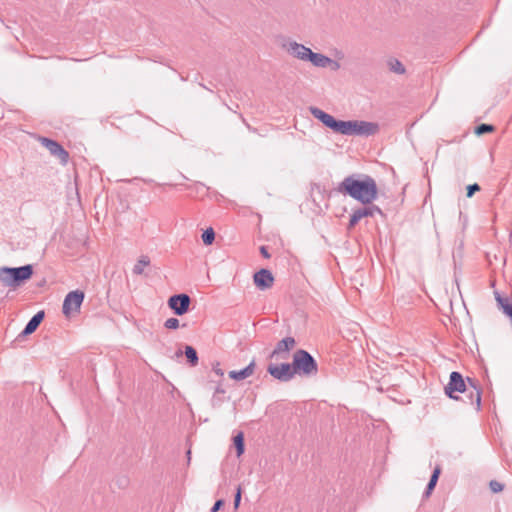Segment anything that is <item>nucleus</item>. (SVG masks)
Returning a JSON list of instances; mask_svg holds the SVG:
<instances>
[{
  "instance_id": "6",
  "label": "nucleus",
  "mask_w": 512,
  "mask_h": 512,
  "mask_svg": "<svg viewBox=\"0 0 512 512\" xmlns=\"http://www.w3.org/2000/svg\"><path fill=\"white\" fill-rule=\"evenodd\" d=\"M84 297L85 294L81 290H74L69 292L63 301V314L65 316H69L71 312H78L83 303Z\"/></svg>"
},
{
  "instance_id": "5",
  "label": "nucleus",
  "mask_w": 512,
  "mask_h": 512,
  "mask_svg": "<svg viewBox=\"0 0 512 512\" xmlns=\"http://www.w3.org/2000/svg\"><path fill=\"white\" fill-rule=\"evenodd\" d=\"M292 364L296 375L312 377L318 373L317 361L304 349H298L294 352Z\"/></svg>"
},
{
  "instance_id": "15",
  "label": "nucleus",
  "mask_w": 512,
  "mask_h": 512,
  "mask_svg": "<svg viewBox=\"0 0 512 512\" xmlns=\"http://www.w3.org/2000/svg\"><path fill=\"white\" fill-rule=\"evenodd\" d=\"M45 317V312L43 310L38 311L26 324L25 328L22 330V332L19 334V338L28 336L32 333H34L41 322L43 321Z\"/></svg>"
},
{
  "instance_id": "28",
  "label": "nucleus",
  "mask_w": 512,
  "mask_h": 512,
  "mask_svg": "<svg viewBox=\"0 0 512 512\" xmlns=\"http://www.w3.org/2000/svg\"><path fill=\"white\" fill-rule=\"evenodd\" d=\"M241 497H242V488H241V485H238V487L236 488L235 495H234V503H233L235 510H237L239 508V505L241 502Z\"/></svg>"
},
{
  "instance_id": "25",
  "label": "nucleus",
  "mask_w": 512,
  "mask_h": 512,
  "mask_svg": "<svg viewBox=\"0 0 512 512\" xmlns=\"http://www.w3.org/2000/svg\"><path fill=\"white\" fill-rule=\"evenodd\" d=\"M495 130V127L491 124L482 123L475 128V134L478 136L491 133Z\"/></svg>"
},
{
  "instance_id": "21",
  "label": "nucleus",
  "mask_w": 512,
  "mask_h": 512,
  "mask_svg": "<svg viewBox=\"0 0 512 512\" xmlns=\"http://www.w3.org/2000/svg\"><path fill=\"white\" fill-rule=\"evenodd\" d=\"M150 265V258L147 255H142L133 267V274L141 275L146 266Z\"/></svg>"
},
{
  "instance_id": "30",
  "label": "nucleus",
  "mask_w": 512,
  "mask_h": 512,
  "mask_svg": "<svg viewBox=\"0 0 512 512\" xmlns=\"http://www.w3.org/2000/svg\"><path fill=\"white\" fill-rule=\"evenodd\" d=\"M327 67H329L331 70L333 71H337L340 69L341 65L338 61L336 60H333L331 58H328V61H327Z\"/></svg>"
},
{
  "instance_id": "4",
  "label": "nucleus",
  "mask_w": 512,
  "mask_h": 512,
  "mask_svg": "<svg viewBox=\"0 0 512 512\" xmlns=\"http://www.w3.org/2000/svg\"><path fill=\"white\" fill-rule=\"evenodd\" d=\"M379 131V125L374 122L363 120H340L336 133L342 135H356L369 137L375 135Z\"/></svg>"
},
{
  "instance_id": "13",
  "label": "nucleus",
  "mask_w": 512,
  "mask_h": 512,
  "mask_svg": "<svg viewBox=\"0 0 512 512\" xmlns=\"http://www.w3.org/2000/svg\"><path fill=\"white\" fill-rule=\"evenodd\" d=\"M253 281L258 289L264 291L273 286L274 276L270 270L262 268L254 274Z\"/></svg>"
},
{
  "instance_id": "32",
  "label": "nucleus",
  "mask_w": 512,
  "mask_h": 512,
  "mask_svg": "<svg viewBox=\"0 0 512 512\" xmlns=\"http://www.w3.org/2000/svg\"><path fill=\"white\" fill-rule=\"evenodd\" d=\"M260 253L261 255L266 258V259H269L271 257L270 253L268 252V249L266 246H261L260 247Z\"/></svg>"
},
{
  "instance_id": "10",
  "label": "nucleus",
  "mask_w": 512,
  "mask_h": 512,
  "mask_svg": "<svg viewBox=\"0 0 512 512\" xmlns=\"http://www.w3.org/2000/svg\"><path fill=\"white\" fill-rule=\"evenodd\" d=\"M41 143L49 152L60 160L62 165H66L69 160V153L55 140L42 137Z\"/></svg>"
},
{
  "instance_id": "34",
  "label": "nucleus",
  "mask_w": 512,
  "mask_h": 512,
  "mask_svg": "<svg viewBox=\"0 0 512 512\" xmlns=\"http://www.w3.org/2000/svg\"><path fill=\"white\" fill-rule=\"evenodd\" d=\"M214 371L216 374L222 376L223 375V371L217 366V367H214Z\"/></svg>"
},
{
  "instance_id": "20",
  "label": "nucleus",
  "mask_w": 512,
  "mask_h": 512,
  "mask_svg": "<svg viewBox=\"0 0 512 512\" xmlns=\"http://www.w3.org/2000/svg\"><path fill=\"white\" fill-rule=\"evenodd\" d=\"M184 354H185L187 362L190 364V366L194 367L198 364L199 358H198L197 351L194 347H192L190 345H186Z\"/></svg>"
},
{
  "instance_id": "2",
  "label": "nucleus",
  "mask_w": 512,
  "mask_h": 512,
  "mask_svg": "<svg viewBox=\"0 0 512 512\" xmlns=\"http://www.w3.org/2000/svg\"><path fill=\"white\" fill-rule=\"evenodd\" d=\"M467 379H468L469 387L466 386V383H465L461 373H459L457 371H453L450 374L448 384L444 388L445 393L449 398L457 399V397L454 396L455 392H459V393L468 392L470 403L472 405L475 404L476 410L479 411L480 406H481V390L476 385L474 380H472L470 378H467Z\"/></svg>"
},
{
  "instance_id": "7",
  "label": "nucleus",
  "mask_w": 512,
  "mask_h": 512,
  "mask_svg": "<svg viewBox=\"0 0 512 512\" xmlns=\"http://www.w3.org/2000/svg\"><path fill=\"white\" fill-rule=\"evenodd\" d=\"M167 304L175 315L182 316L189 311L191 298L185 293L175 294L169 297Z\"/></svg>"
},
{
  "instance_id": "11",
  "label": "nucleus",
  "mask_w": 512,
  "mask_h": 512,
  "mask_svg": "<svg viewBox=\"0 0 512 512\" xmlns=\"http://www.w3.org/2000/svg\"><path fill=\"white\" fill-rule=\"evenodd\" d=\"M296 345V340L294 337L288 336L280 340L274 350L270 354V358H283L286 359L288 357V353L292 350Z\"/></svg>"
},
{
  "instance_id": "22",
  "label": "nucleus",
  "mask_w": 512,
  "mask_h": 512,
  "mask_svg": "<svg viewBox=\"0 0 512 512\" xmlns=\"http://www.w3.org/2000/svg\"><path fill=\"white\" fill-rule=\"evenodd\" d=\"M233 443L236 449V454L238 457H240L244 451H245V444H244V434L243 432H238L233 437Z\"/></svg>"
},
{
  "instance_id": "31",
  "label": "nucleus",
  "mask_w": 512,
  "mask_h": 512,
  "mask_svg": "<svg viewBox=\"0 0 512 512\" xmlns=\"http://www.w3.org/2000/svg\"><path fill=\"white\" fill-rule=\"evenodd\" d=\"M225 504L223 499H218L215 501L214 505L211 508V512H218Z\"/></svg>"
},
{
  "instance_id": "26",
  "label": "nucleus",
  "mask_w": 512,
  "mask_h": 512,
  "mask_svg": "<svg viewBox=\"0 0 512 512\" xmlns=\"http://www.w3.org/2000/svg\"><path fill=\"white\" fill-rule=\"evenodd\" d=\"M489 488L493 493H499L504 489V485L496 480L489 482Z\"/></svg>"
},
{
  "instance_id": "27",
  "label": "nucleus",
  "mask_w": 512,
  "mask_h": 512,
  "mask_svg": "<svg viewBox=\"0 0 512 512\" xmlns=\"http://www.w3.org/2000/svg\"><path fill=\"white\" fill-rule=\"evenodd\" d=\"M164 327L167 329H177L179 327V320L177 318H168L165 323Z\"/></svg>"
},
{
  "instance_id": "35",
  "label": "nucleus",
  "mask_w": 512,
  "mask_h": 512,
  "mask_svg": "<svg viewBox=\"0 0 512 512\" xmlns=\"http://www.w3.org/2000/svg\"><path fill=\"white\" fill-rule=\"evenodd\" d=\"M240 118L242 119L243 123L247 126L248 129H251V126L246 122L245 118L240 114Z\"/></svg>"
},
{
  "instance_id": "36",
  "label": "nucleus",
  "mask_w": 512,
  "mask_h": 512,
  "mask_svg": "<svg viewBox=\"0 0 512 512\" xmlns=\"http://www.w3.org/2000/svg\"><path fill=\"white\" fill-rule=\"evenodd\" d=\"M216 392H217V393H224V390H223V389H220V388H217V389H216Z\"/></svg>"
},
{
  "instance_id": "33",
  "label": "nucleus",
  "mask_w": 512,
  "mask_h": 512,
  "mask_svg": "<svg viewBox=\"0 0 512 512\" xmlns=\"http://www.w3.org/2000/svg\"><path fill=\"white\" fill-rule=\"evenodd\" d=\"M186 456H187V462L189 464L191 461V448L190 447L188 448V450L186 452Z\"/></svg>"
},
{
  "instance_id": "17",
  "label": "nucleus",
  "mask_w": 512,
  "mask_h": 512,
  "mask_svg": "<svg viewBox=\"0 0 512 512\" xmlns=\"http://www.w3.org/2000/svg\"><path fill=\"white\" fill-rule=\"evenodd\" d=\"M255 361L252 360L248 366H246L245 368L241 369V370H232L228 373V376L229 378L233 379V380H236V381H241V380H244L248 377H250L251 375H253L254 373V370H255Z\"/></svg>"
},
{
  "instance_id": "16",
  "label": "nucleus",
  "mask_w": 512,
  "mask_h": 512,
  "mask_svg": "<svg viewBox=\"0 0 512 512\" xmlns=\"http://www.w3.org/2000/svg\"><path fill=\"white\" fill-rule=\"evenodd\" d=\"M311 408H313V405H311ZM308 413L324 414V415H327V416H334L335 414H337V415L345 414V411L342 410L339 407L334 408L333 406H330L326 402H320V403H318L315 406V409H310L308 411Z\"/></svg>"
},
{
  "instance_id": "29",
  "label": "nucleus",
  "mask_w": 512,
  "mask_h": 512,
  "mask_svg": "<svg viewBox=\"0 0 512 512\" xmlns=\"http://www.w3.org/2000/svg\"><path fill=\"white\" fill-rule=\"evenodd\" d=\"M480 186L477 184V183H474V184H470L467 186L466 190H467V197L468 198H471L475 192H478L480 191Z\"/></svg>"
},
{
  "instance_id": "9",
  "label": "nucleus",
  "mask_w": 512,
  "mask_h": 512,
  "mask_svg": "<svg viewBox=\"0 0 512 512\" xmlns=\"http://www.w3.org/2000/svg\"><path fill=\"white\" fill-rule=\"evenodd\" d=\"M267 371L273 378L282 382L290 381L296 375L292 363L270 364Z\"/></svg>"
},
{
  "instance_id": "23",
  "label": "nucleus",
  "mask_w": 512,
  "mask_h": 512,
  "mask_svg": "<svg viewBox=\"0 0 512 512\" xmlns=\"http://www.w3.org/2000/svg\"><path fill=\"white\" fill-rule=\"evenodd\" d=\"M387 65L389 67V70L393 73L402 75L406 72L404 65L398 59H395V58L389 59L387 61Z\"/></svg>"
},
{
  "instance_id": "24",
  "label": "nucleus",
  "mask_w": 512,
  "mask_h": 512,
  "mask_svg": "<svg viewBox=\"0 0 512 512\" xmlns=\"http://www.w3.org/2000/svg\"><path fill=\"white\" fill-rule=\"evenodd\" d=\"M202 241L205 245H211L215 240V231L209 227L202 233Z\"/></svg>"
},
{
  "instance_id": "38",
  "label": "nucleus",
  "mask_w": 512,
  "mask_h": 512,
  "mask_svg": "<svg viewBox=\"0 0 512 512\" xmlns=\"http://www.w3.org/2000/svg\"><path fill=\"white\" fill-rule=\"evenodd\" d=\"M289 413H290V414H297V411H295V412L290 411Z\"/></svg>"
},
{
  "instance_id": "8",
  "label": "nucleus",
  "mask_w": 512,
  "mask_h": 512,
  "mask_svg": "<svg viewBox=\"0 0 512 512\" xmlns=\"http://www.w3.org/2000/svg\"><path fill=\"white\" fill-rule=\"evenodd\" d=\"M375 214L383 215L382 210L374 204L365 205L362 208H358L353 211L350 215V220L347 226V229L350 230L354 228L358 222L364 217H373Z\"/></svg>"
},
{
  "instance_id": "12",
  "label": "nucleus",
  "mask_w": 512,
  "mask_h": 512,
  "mask_svg": "<svg viewBox=\"0 0 512 512\" xmlns=\"http://www.w3.org/2000/svg\"><path fill=\"white\" fill-rule=\"evenodd\" d=\"M284 48L291 56L302 61H308L313 52L310 48L296 41L288 42L284 45Z\"/></svg>"
},
{
  "instance_id": "3",
  "label": "nucleus",
  "mask_w": 512,
  "mask_h": 512,
  "mask_svg": "<svg viewBox=\"0 0 512 512\" xmlns=\"http://www.w3.org/2000/svg\"><path fill=\"white\" fill-rule=\"evenodd\" d=\"M33 275V266L27 264L20 267H1L0 282L6 287L16 288L29 280Z\"/></svg>"
},
{
  "instance_id": "14",
  "label": "nucleus",
  "mask_w": 512,
  "mask_h": 512,
  "mask_svg": "<svg viewBox=\"0 0 512 512\" xmlns=\"http://www.w3.org/2000/svg\"><path fill=\"white\" fill-rule=\"evenodd\" d=\"M309 110L313 117L322 122L323 125H325L334 132L337 131L340 120H337L332 115L326 113L325 111L321 110L318 107H310Z\"/></svg>"
},
{
  "instance_id": "37",
  "label": "nucleus",
  "mask_w": 512,
  "mask_h": 512,
  "mask_svg": "<svg viewBox=\"0 0 512 512\" xmlns=\"http://www.w3.org/2000/svg\"><path fill=\"white\" fill-rule=\"evenodd\" d=\"M182 354H183V352H182L181 350H178V351L176 352V355H177V356H181Z\"/></svg>"
},
{
  "instance_id": "18",
  "label": "nucleus",
  "mask_w": 512,
  "mask_h": 512,
  "mask_svg": "<svg viewBox=\"0 0 512 512\" xmlns=\"http://www.w3.org/2000/svg\"><path fill=\"white\" fill-rule=\"evenodd\" d=\"M440 474H441V467H440V465H437L434 468L432 475L430 477V480H429V482L426 486V489L423 493V496H422L423 500H426L431 496L433 490L435 489V487L437 485Z\"/></svg>"
},
{
  "instance_id": "1",
  "label": "nucleus",
  "mask_w": 512,
  "mask_h": 512,
  "mask_svg": "<svg viewBox=\"0 0 512 512\" xmlns=\"http://www.w3.org/2000/svg\"><path fill=\"white\" fill-rule=\"evenodd\" d=\"M337 191L348 195L363 205L371 204L378 196L376 181L369 175L353 174L339 183Z\"/></svg>"
},
{
  "instance_id": "19",
  "label": "nucleus",
  "mask_w": 512,
  "mask_h": 512,
  "mask_svg": "<svg viewBox=\"0 0 512 512\" xmlns=\"http://www.w3.org/2000/svg\"><path fill=\"white\" fill-rule=\"evenodd\" d=\"M328 58L329 57L324 54L312 52L308 61L315 67L327 68Z\"/></svg>"
}]
</instances>
